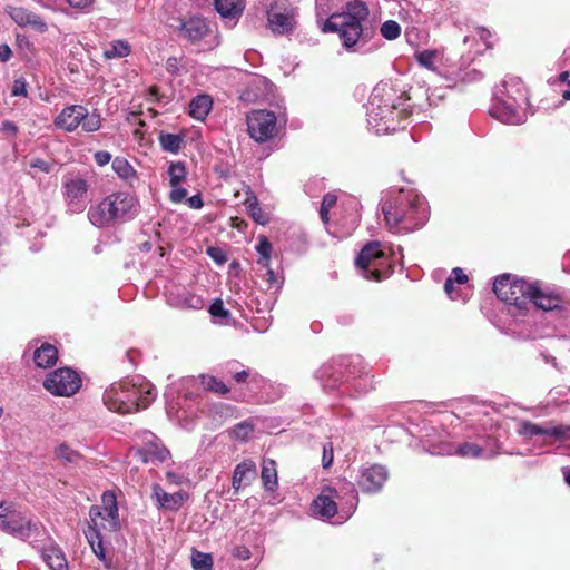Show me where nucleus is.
<instances>
[{"label": "nucleus", "mask_w": 570, "mask_h": 570, "mask_svg": "<svg viewBox=\"0 0 570 570\" xmlns=\"http://www.w3.org/2000/svg\"><path fill=\"white\" fill-rule=\"evenodd\" d=\"M370 10L361 0L348 1L338 13L331 14L321 26L324 33L337 32L342 47L351 53L367 55L382 46L376 28L368 20Z\"/></svg>", "instance_id": "1"}, {"label": "nucleus", "mask_w": 570, "mask_h": 570, "mask_svg": "<svg viewBox=\"0 0 570 570\" xmlns=\"http://www.w3.org/2000/svg\"><path fill=\"white\" fill-rule=\"evenodd\" d=\"M314 379L327 393L356 397L375 389L371 366L360 356H341L323 364L314 372Z\"/></svg>", "instance_id": "2"}, {"label": "nucleus", "mask_w": 570, "mask_h": 570, "mask_svg": "<svg viewBox=\"0 0 570 570\" xmlns=\"http://www.w3.org/2000/svg\"><path fill=\"white\" fill-rule=\"evenodd\" d=\"M380 206L389 229L397 234L422 228L430 217L425 197L412 188H390L383 193Z\"/></svg>", "instance_id": "3"}, {"label": "nucleus", "mask_w": 570, "mask_h": 570, "mask_svg": "<svg viewBox=\"0 0 570 570\" xmlns=\"http://www.w3.org/2000/svg\"><path fill=\"white\" fill-rule=\"evenodd\" d=\"M409 98L392 80L380 81L367 102V127L375 135H385L405 128Z\"/></svg>", "instance_id": "4"}, {"label": "nucleus", "mask_w": 570, "mask_h": 570, "mask_svg": "<svg viewBox=\"0 0 570 570\" xmlns=\"http://www.w3.org/2000/svg\"><path fill=\"white\" fill-rule=\"evenodd\" d=\"M156 395L153 383L145 377L135 376L111 383L105 390L102 401L108 410L128 414L148 407Z\"/></svg>", "instance_id": "5"}, {"label": "nucleus", "mask_w": 570, "mask_h": 570, "mask_svg": "<svg viewBox=\"0 0 570 570\" xmlns=\"http://www.w3.org/2000/svg\"><path fill=\"white\" fill-rule=\"evenodd\" d=\"M140 212L138 198L127 191H116L91 205L87 217L98 228H110L134 220Z\"/></svg>", "instance_id": "6"}, {"label": "nucleus", "mask_w": 570, "mask_h": 570, "mask_svg": "<svg viewBox=\"0 0 570 570\" xmlns=\"http://www.w3.org/2000/svg\"><path fill=\"white\" fill-rule=\"evenodd\" d=\"M466 414L470 416L469 424L483 431L482 434H478V439L482 445L484 459L500 454L502 446L500 438L504 436L505 432L493 417L497 412L485 404H471V410Z\"/></svg>", "instance_id": "7"}, {"label": "nucleus", "mask_w": 570, "mask_h": 570, "mask_svg": "<svg viewBox=\"0 0 570 570\" xmlns=\"http://www.w3.org/2000/svg\"><path fill=\"white\" fill-rule=\"evenodd\" d=\"M532 283L517 278L510 274H502L493 282V292L497 297L504 302L508 311L513 316L523 315L529 309L528 292Z\"/></svg>", "instance_id": "8"}, {"label": "nucleus", "mask_w": 570, "mask_h": 570, "mask_svg": "<svg viewBox=\"0 0 570 570\" xmlns=\"http://www.w3.org/2000/svg\"><path fill=\"white\" fill-rule=\"evenodd\" d=\"M513 87L515 97L504 99L501 94H493L490 114L503 124L517 126L527 121L523 105L528 101V95L521 80H515Z\"/></svg>", "instance_id": "9"}, {"label": "nucleus", "mask_w": 570, "mask_h": 570, "mask_svg": "<svg viewBox=\"0 0 570 570\" xmlns=\"http://www.w3.org/2000/svg\"><path fill=\"white\" fill-rule=\"evenodd\" d=\"M346 488L351 490V505L347 511L342 509L338 512L337 503L335 498L338 495V491L335 488L326 487L322 489V492L313 500L311 504V511L314 517L322 521H328L334 524H342L345 522L354 512L357 503V494L353 488V484L347 482Z\"/></svg>", "instance_id": "10"}, {"label": "nucleus", "mask_w": 570, "mask_h": 570, "mask_svg": "<svg viewBox=\"0 0 570 570\" xmlns=\"http://www.w3.org/2000/svg\"><path fill=\"white\" fill-rule=\"evenodd\" d=\"M287 117L284 111L275 115L274 111L257 109L246 117L247 132L256 142L263 144L275 138L285 127Z\"/></svg>", "instance_id": "11"}, {"label": "nucleus", "mask_w": 570, "mask_h": 570, "mask_svg": "<svg viewBox=\"0 0 570 570\" xmlns=\"http://www.w3.org/2000/svg\"><path fill=\"white\" fill-rule=\"evenodd\" d=\"M53 124L67 132H73L80 126L86 132H95L101 127V117L96 111L89 112L82 105H70L59 112Z\"/></svg>", "instance_id": "12"}, {"label": "nucleus", "mask_w": 570, "mask_h": 570, "mask_svg": "<svg viewBox=\"0 0 570 570\" xmlns=\"http://www.w3.org/2000/svg\"><path fill=\"white\" fill-rule=\"evenodd\" d=\"M380 246L381 243L377 240L368 242L355 258V266L362 271L363 277L368 281L380 282L393 273L391 264L386 268L380 269L384 258Z\"/></svg>", "instance_id": "13"}, {"label": "nucleus", "mask_w": 570, "mask_h": 570, "mask_svg": "<svg viewBox=\"0 0 570 570\" xmlns=\"http://www.w3.org/2000/svg\"><path fill=\"white\" fill-rule=\"evenodd\" d=\"M415 436L423 449L433 455H452L455 444L450 440V433L442 426L432 422H423L416 426Z\"/></svg>", "instance_id": "14"}, {"label": "nucleus", "mask_w": 570, "mask_h": 570, "mask_svg": "<svg viewBox=\"0 0 570 570\" xmlns=\"http://www.w3.org/2000/svg\"><path fill=\"white\" fill-rule=\"evenodd\" d=\"M6 502H0V530L22 540L37 534L40 528L39 522L27 519L20 512L9 511Z\"/></svg>", "instance_id": "15"}, {"label": "nucleus", "mask_w": 570, "mask_h": 570, "mask_svg": "<svg viewBox=\"0 0 570 570\" xmlns=\"http://www.w3.org/2000/svg\"><path fill=\"white\" fill-rule=\"evenodd\" d=\"M43 386L53 395L70 396L81 387V379L72 368L60 367L48 374L43 381Z\"/></svg>", "instance_id": "16"}, {"label": "nucleus", "mask_w": 570, "mask_h": 570, "mask_svg": "<svg viewBox=\"0 0 570 570\" xmlns=\"http://www.w3.org/2000/svg\"><path fill=\"white\" fill-rule=\"evenodd\" d=\"M89 184L79 176L66 177L62 183V195L67 210L72 214L82 213L89 200Z\"/></svg>", "instance_id": "17"}, {"label": "nucleus", "mask_w": 570, "mask_h": 570, "mask_svg": "<svg viewBox=\"0 0 570 570\" xmlns=\"http://www.w3.org/2000/svg\"><path fill=\"white\" fill-rule=\"evenodd\" d=\"M517 432L525 440L534 436L550 438L557 441L570 440V425L547 423L540 425L528 420L518 422Z\"/></svg>", "instance_id": "18"}, {"label": "nucleus", "mask_w": 570, "mask_h": 570, "mask_svg": "<svg viewBox=\"0 0 570 570\" xmlns=\"http://www.w3.org/2000/svg\"><path fill=\"white\" fill-rule=\"evenodd\" d=\"M297 10L293 7L271 6L267 10V28L274 36L291 35L297 24Z\"/></svg>", "instance_id": "19"}, {"label": "nucleus", "mask_w": 570, "mask_h": 570, "mask_svg": "<svg viewBox=\"0 0 570 570\" xmlns=\"http://www.w3.org/2000/svg\"><path fill=\"white\" fill-rule=\"evenodd\" d=\"M389 479V471L382 464L362 465L358 469L356 484L363 493L373 494L380 492Z\"/></svg>", "instance_id": "20"}, {"label": "nucleus", "mask_w": 570, "mask_h": 570, "mask_svg": "<svg viewBox=\"0 0 570 570\" xmlns=\"http://www.w3.org/2000/svg\"><path fill=\"white\" fill-rule=\"evenodd\" d=\"M287 385L266 380L258 373L253 375L249 391L255 394L258 403H273L287 393Z\"/></svg>", "instance_id": "21"}, {"label": "nucleus", "mask_w": 570, "mask_h": 570, "mask_svg": "<svg viewBox=\"0 0 570 570\" xmlns=\"http://www.w3.org/2000/svg\"><path fill=\"white\" fill-rule=\"evenodd\" d=\"M171 27L180 39L190 43L199 42L209 32V24L207 20L199 14L179 19L178 24Z\"/></svg>", "instance_id": "22"}, {"label": "nucleus", "mask_w": 570, "mask_h": 570, "mask_svg": "<svg viewBox=\"0 0 570 570\" xmlns=\"http://www.w3.org/2000/svg\"><path fill=\"white\" fill-rule=\"evenodd\" d=\"M529 307L534 305L537 308L550 312L556 309H566V298L551 289H543L538 282L532 283L528 292Z\"/></svg>", "instance_id": "23"}, {"label": "nucleus", "mask_w": 570, "mask_h": 570, "mask_svg": "<svg viewBox=\"0 0 570 570\" xmlns=\"http://www.w3.org/2000/svg\"><path fill=\"white\" fill-rule=\"evenodd\" d=\"M100 508L98 507H91L89 511L90 517V523L88 525V529L85 531V537L88 541V543L91 547L92 552L95 556L104 562V566L107 569L111 568V559L107 557L106 550L102 542V534L100 532V529L97 524V517H100Z\"/></svg>", "instance_id": "24"}, {"label": "nucleus", "mask_w": 570, "mask_h": 570, "mask_svg": "<svg viewBox=\"0 0 570 570\" xmlns=\"http://www.w3.org/2000/svg\"><path fill=\"white\" fill-rule=\"evenodd\" d=\"M6 12L22 28H31L40 33H45L48 30V24L40 16L23 7L8 6Z\"/></svg>", "instance_id": "25"}, {"label": "nucleus", "mask_w": 570, "mask_h": 570, "mask_svg": "<svg viewBox=\"0 0 570 570\" xmlns=\"http://www.w3.org/2000/svg\"><path fill=\"white\" fill-rule=\"evenodd\" d=\"M168 302L171 306L179 309L199 311L204 307L203 297L185 288L170 293Z\"/></svg>", "instance_id": "26"}, {"label": "nucleus", "mask_w": 570, "mask_h": 570, "mask_svg": "<svg viewBox=\"0 0 570 570\" xmlns=\"http://www.w3.org/2000/svg\"><path fill=\"white\" fill-rule=\"evenodd\" d=\"M151 498L156 501L158 509L177 511L181 507L184 494L180 491L167 493L160 484H154L151 488Z\"/></svg>", "instance_id": "27"}, {"label": "nucleus", "mask_w": 570, "mask_h": 570, "mask_svg": "<svg viewBox=\"0 0 570 570\" xmlns=\"http://www.w3.org/2000/svg\"><path fill=\"white\" fill-rule=\"evenodd\" d=\"M257 469L256 464L252 460H244L235 466L233 473L232 485L235 492H237L242 487L250 484V482L256 478Z\"/></svg>", "instance_id": "28"}, {"label": "nucleus", "mask_w": 570, "mask_h": 570, "mask_svg": "<svg viewBox=\"0 0 570 570\" xmlns=\"http://www.w3.org/2000/svg\"><path fill=\"white\" fill-rule=\"evenodd\" d=\"M257 372L246 368L240 362L230 360L222 366V375L232 377L237 384L247 383L248 389L252 385L253 375Z\"/></svg>", "instance_id": "29"}, {"label": "nucleus", "mask_w": 570, "mask_h": 570, "mask_svg": "<svg viewBox=\"0 0 570 570\" xmlns=\"http://www.w3.org/2000/svg\"><path fill=\"white\" fill-rule=\"evenodd\" d=\"M104 499V511L100 510L102 518L108 522L109 531H118L120 529V522L118 518V504L114 493L105 492L102 495Z\"/></svg>", "instance_id": "30"}, {"label": "nucleus", "mask_w": 570, "mask_h": 570, "mask_svg": "<svg viewBox=\"0 0 570 570\" xmlns=\"http://www.w3.org/2000/svg\"><path fill=\"white\" fill-rule=\"evenodd\" d=\"M42 559L51 570H68L66 556L57 544H49L42 549Z\"/></svg>", "instance_id": "31"}, {"label": "nucleus", "mask_w": 570, "mask_h": 570, "mask_svg": "<svg viewBox=\"0 0 570 570\" xmlns=\"http://www.w3.org/2000/svg\"><path fill=\"white\" fill-rule=\"evenodd\" d=\"M213 108V99L209 95L202 94L194 97L188 106L189 116L196 120H204Z\"/></svg>", "instance_id": "32"}, {"label": "nucleus", "mask_w": 570, "mask_h": 570, "mask_svg": "<svg viewBox=\"0 0 570 570\" xmlns=\"http://www.w3.org/2000/svg\"><path fill=\"white\" fill-rule=\"evenodd\" d=\"M32 358L38 367H51L58 360V350L49 343H43L40 347L33 351Z\"/></svg>", "instance_id": "33"}, {"label": "nucleus", "mask_w": 570, "mask_h": 570, "mask_svg": "<svg viewBox=\"0 0 570 570\" xmlns=\"http://www.w3.org/2000/svg\"><path fill=\"white\" fill-rule=\"evenodd\" d=\"M261 478L265 491L274 492L278 488V475L276 462L273 459L264 458L262 461Z\"/></svg>", "instance_id": "34"}, {"label": "nucleus", "mask_w": 570, "mask_h": 570, "mask_svg": "<svg viewBox=\"0 0 570 570\" xmlns=\"http://www.w3.org/2000/svg\"><path fill=\"white\" fill-rule=\"evenodd\" d=\"M216 11L225 19H238L244 10V0H214Z\"/></svg>", "instance_id": "35"}, {"label": "nucleus", "mask_w": 570, "mask_h": 570, "mask_svg": "<svg viewBox=\"0 0 570 570\" xmlns=\"http://www.w3.org/2000/svg\"><path fill=\"white\" fill-rule=\"evenodd\" d=\"M111 167L116 175L127 185L134 186V184L137 181V173L126 158L116 157L112 160Z\"/></svg>", "instance_id": "36"}, {"label": "nucleus", "mask_w": 570, "mask_h": 570, "mask_svg": "<svg viewBox=\"0 0 570 570\" xmlns=\"http://www.w3.org/2000/svg\"><path fill=\"white\" fill-rule=\"evenodd\" d=\"M246 207V212L249 215V217L259 225H266L269 222V218L267 215L264 214L259 202L254 193H248L247 197L244 203Z\"/></svg>", "instance_id": "37"}, {"label": "nucleus", "mask_w": 570, "mask_h": 570, "mask_svg": "<svg viewBox=\"0 0 570 570\" xmlns=\"http://www.w3.org/2000/svg\"><path fill=\"white\" fill-rule=\"evenodd\" d=\"M53 453L65 465H78L83 459L78 451L71 449L67 443H60L55 448Z\"/></svg>", "instance_id": "38"}, {"label": "nucleus", "mask_w": 570, "mask_h": 570, "mask_svg": "<svg viewBox=\"0 0 570 570\" xmlns=\"http://www.w3.org/2000/svg\"><path fill=\"white\" fill-rule=\"evenodd\" d=\"M200 384L203 385L204 390L218 395H226L230 391L226 383L215 375H200Z\"/></svg>", "instance_id": "39"}, {"label": "nucleus", "mask_w": 570, "mask_h": 570, "mask_svg": "<svg viewBox=\"0 0 570 570\" xmlns=\"http://www.w3.org/2000/svg\"><path fill=\"white\" fill-rule=\"evenodd\" d=\"M438 53L435 50H423L415 53V59L420 66L426 68L434 76L442 77V72L438 69L435 61Z\"/></svg>", "instance_id": "40"}, {"label": "nucleus", "mask_w": 570, "mask_h": 570, "mask_svg": "<svg viewBox=\"0 0 570 570\" xmlns=\"http://www.w3.org/2000/svg\"><path fill=\"white\" fill-rule=\"evenodd\" d=\"M453 454H458L462 458H482L484 459V453L482 450V445L476 438V442H464L460 445H455V450Z\"/></svg>", "instance_id": "41"}, {"label": "nucleus", "mask_w": 570, "mask_h": 570, "mask_svg": "<svg viewBox=\"0 0 570 570\" xmlns=\"http://www.w3.org/2000/svg\"><path fill=\"white\" fill-rule=\"evenodd\" d=\"M130 53V46L126 40H114L105 50V56L108 59L124 58Z\"/></svg>", "instance_id": "42"}, {"label": "nucleus", "mask_w": 570, "mask_h": 570, "mask_svg": "<svg viewBox=\"0 0 570 570\" xmlns=\"http://www.w3.org/2000/svg\"><path fill=\"white\" fill-rule=\"evenodd\" d=\"M183 138L177 134L163 132L159 136V144L163 150L176 154L179 151Z\"/></svg>", "instance_id": "43"}, {"label": "nucleus", "mask_w": 570, "mask_h": 570, "mask_svg": "<svg viewBox=\"0 0 570 570\" xmlns=\"http://www.w3.org/2000/svg\"><path fill=\"white\" fill-rule=\"evenodd\" d=\"M256 252L259 255L257 265L259 267H267L271 261L272 244L266 236L258 237V244L256 245Z\"/></svg>", "instance_id": "44"}, {"label": "nucleus", "mask_w": 570, "mask_h": 570, "mask_svg": "<svg viewBox=\"0 0 570 570\" xmlns=\"http://www.w3.org/2000/svg\"><path fill=\"white\" fill-rule=\"evenodd\" d=\"M191 564L194 570H213V557L210 553L194 549L191 553Z\"/></svg>", "instance_id": "45"}, {"label": "nucleus", "mask_w": 570, "mask_h": 570, "mask_svg": "<svg viewBox=\"0 0 570 570\" xmlns=\"http://www.w3.org/2000/svg\"><path fill=\"white\" fill-rule=\"evenodd\" d=\"M167 173L170 186L180 185L186 178V166L183 161L171 163Z\"/></svg>", "instance_id": "46"}, {"label": "nucleus", "mask_w": 570, "mask_h": 570, "mask_svg": "<svg viewBox=\"0 0 570 570\" xmlns=\"http://www.w3.org/2000/svg\"><path fill=\"white\" fill-rule=\"evenodd\" d=\"M170 453L168 449H166L160 442L156 448L151 450V452H147L146 459H144V463L159 464L164 463Z\"/></svg>", "instance_id": "47"}, {"label": "nucleus", "mask_w": 570, "mask_h": 570, "mask_svg": "<svg viewBox=\"0 0 570 570\" xmlns=\"http://www.w3.org/2000/svg\"><path fill=\"white\" fill-rule=\"evenodd\" d=\"M210 316L215 320H218L219 323L227 322L232 314L228 309L224 307L223 301L220 298L215 299L208 308Z\"/></svg>", "instance_id": "48"}, {"label": "nucleus", "mask_w": 570, "mask_h": 570, "mask_svg": "<svg viewBox=\"0 0 570 570\" xmlns=\"http://www.w3.org/2000/svg\"><path fill=\"white\" fill-rule=\"evenodd\" d=\"M382 37L386 40H395L401 35V26L395 20H386L380 28Z\"/></svg>", "instance_id": "49"}, {"label": "nucleus", "mask_w": 570, "mask_h": 570, "mask_svg": "<svg viewBox=\"0 0 570 570\" xmlns=\"http://www.w3.org/2000/svg\"><path fill=\"white\" fill-rule=\"evenodd\" d=\"M254 431V426L247 421L236 424L232 431L233 436L239 441H247Z\"/></svg>", "instance_id": "50"}, {"label": "nucleus", "mask_w": 570, "mask_h": 570, "mask_svg": "<svg viewBox=\"0 0 570 570\" xmlns=\"http://www.w3.org/2000/svg\"><path fill=\"white\" fill-rule=\"evenodd\" d=\"M520 80L517 77H510L508 79H504L500 86L495 87L493 94H501L504 99H509L510 97H515L517 94H514V81Z\"/></svg>", "instance_id": "51"}, {"label": "nucleus", "mask_w": 570, "mask_h": 570, "mask_svg": "<svg viewBox=\"0 0 570 570\" xmlns=\"http://www.w3.org/2000/svg\"><path fill=\"white\" fill-rule=\"evenodd\" d=\"M334 460V449L332 442H326L323 444L322 451V468L330 469L333 464Z\"/></svg>", "instance_id": "52"}, {"label": "nucleus", "mask_w": 570, "mask_h": 570, "mask_svg": "<svg viewBox=\"0 0 570 570\" xmlns=\"http://www.w3.org/2000/svg\"><path fill=\"white\" fill-rule=\"evenodd\" d=\"M27 81L23 77L14 79L11 88V95L13 97H26L28 94Z\"/></svg>", "instance_id": "53"}, {"label": "nucleus", "mask_w": 570, "mask_h": 570, "mask_svg": "<svg viewBox=\"0 0 570 570\" xmlns=\"http://www.w3.org/2000/svg\"><path fill=\"white\" fill-rule=\"evenodd\" d=\"M262 269H265V281L268 285V288H279L282 286V281H279L278 276L276 275V273L269 267V265L267 267H261Z\"/></svg>", "instance_id": "54"}, {"label": "nucleus", "mask_w": 570, "mask_h": 570, "mask_svg": "<svg viewBox=\"0 0 570 570\" xmlns=\"http://www.w3.org/2000/svg\"><path fill=\"white\" fill-rule=\"evenodd\" d=\"M360 222V214L357 209L354 207L352 208V212L348 215V218L346 220H342L341 225L346 228L348 232L354 230Z\"/></svg>", "instance_id": "55"}, {"label": "nucleus", "mask_w": 570, "mask_h": 570, "mask_svg": "<svg viewBox=\"0 0 570 570\" xmlns=\"http://www.w3.org/2000/svg\"><path fill=\"white\" fill-rule=\"evenodd\" d=\"M171 190L169 194V198L173 203L179 204L186 199L187 190L184 187H180V185L170 186Z\"/></svg>", "instance_id": "56"}, {"label": "nucleus", "mask_w": 570, "mask_h": 570, "mask_svg": "<svg viewBox=\"0 0 570 570\" xmlns=\"http://www.w3.org/2000/svg\"><path fill=\"white\" fill-rule=\"evenodd\" d=\"M207 255L217 264L222 265L226 262V255L219 247H208L206 250Z\"/></svg>", "instance_id": "57"}, {"label": "nucleus", "mask_w": 570, "mask_h": 570, "mask_svg": "<svg viewBox=\"0 0 570 570\" xmlns=\"http://www.w3.org/2000/svg\"><path fill=\"white\" fill-rule=\"evenodd\" d=\"M165 68H166L167 72H169L173 76L179 75V72H180V61H179V59L176 58V57H169L166 60Z\"/></svg>", "instance_id": "58"}, {"label": "nucleus", "mask_w": 570, "mask_h": 570, "mask_svg": "<svg viewBox=\"0 0 570 570\" xmlns=\"http://www.w3.org/2000/svg\"><path fill=\"white\" fill-rule=\"evenodd\" d=\"M252 556L250 550L246 546H236L233 549V557L238 560H248Z\"/></svg>", "instance_id": "59"}, {"label": "nucleus", "mask_w": 570, "mask_h": 570, "mask_svg": "<svg viewBox=\"0 0 570 570\" xmlns=\"http://www.w3.org/2000/svg\"><path fill=\"white\" fill-rule=\"evenodd\" d=\"M454 283L465 284L468 282V276L461 267H455L452 269L451 275L449 276Z\"/></svg>", "instance_id": "60"}, {"label": "nucleus", "mask_w": 570, "mask_h": 570, "mask_svg": "<svg viewBox=\"0 0 570 570\" xmlns=\"http://www.w3.org/2000/svg\"><path fill=\"white\" fill-rule=\"evenodd\" d=\"M160 442H161L160 440H157V443L153 442V443H149L146 445H139V448L137 449L136 455L138 456V459L141 462H144V459H146L147 452H151V450L154 448H156Z\"/></svg>", "instance_id": "61"}, {"label": "nucleus", "mask_w": 570, "mask_h": 570, "mask_svg": "<svg viewBox=\"0 0 570 570\" xmlns=\"http://www.w3.org/2000/svg\"><path fill=\"white\" fill-rule=\"evenodd\" d=\"M30 167L39 169L43 173H49L51 170V165L41 158L31 159Z\"/></svg>", "instance_id": "62"}, {"label": "nucleus", "mask_w": 570, "mask_h": 570, "mask_svg": "<svg viewBox=\"0 0 570 570\" xmlns=\"http://www.w3.org/2000/svg\"><path fill=\"white\" fill-rule=\"evenodd\" d=\"M138 440L140 441V444L139 445H146V444H149V443H153V442H156L157 443V440H159V438H157L154 433H151L150 431H142L141 433H139L137 435Z\"/></svg>", "instance_id": "63"}, {"label": "nucleus", "mask_w": 570, "mask_h": 570, "mask_svg": "<svg viewBox=\"0 0 570 570\" xmlns=\"http://www.w3.org/2000/svg\"><path fill=\"white\" fill-rule=\"evenodd\" d=\"M336 202H337V196L335 194L327 193L323 196L321 207L324 208V210L331 209L332 207L335 206Z\"/></svg>", "instance_id": "64"}]
</instances>
